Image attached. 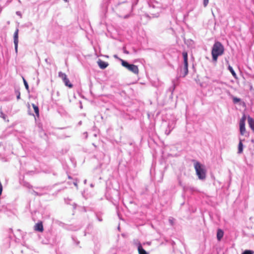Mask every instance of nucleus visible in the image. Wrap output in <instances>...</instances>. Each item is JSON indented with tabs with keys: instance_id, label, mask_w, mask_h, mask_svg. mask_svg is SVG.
<instances>
[{
	"instance_id": "obj_21",
	"label": "nucleus",
	"mask_w": 254,
	"mask_h": 254,
	"mask_svg": "<svg viewBox=\"0 0 254 254\" xmlns=\"http://www.w3.org/2000/svg\"><path fill=\"white\" fill-rule=\"evenodd\" d=\"M65 2H68V0H64Z\"/></svg>"
},
{
	"instance_id": "obj_17",
	"label": "nucleus",
	"mask_w": 254,
	"mask_h": 254,
	"mask_svg": "<svg viewBox=\"0 0 254 254\" xmlns=\"http://www.w3.org/2000/svg\"><path fill=\"white\" fill-rule=\"evenodd\" d=\"M233 100L234 103H238L240 101V99L239 98H238L237 97H234L233 98Z\"/></svg>"
},
{
	"instance_id": "obj_2",
	"label": "nucleus",
	"mask_w": 254,
	"mask_h": 254,
	"mask_svg": "<svg viewBox=\"0 0 254 254\" xmlns=\"http://www.w3.org/2000/svg\"><path fill=\"white\" fill-rule=\"evenodd\" d=\"M194 168L198 178L201 180L204 179L206 177V171L204 167L199 162H196Z\"/></svg>"
},
{
	"instance_id": "obj_20",
	"label": "nucleus",
	"mask_w": 254,
	"mask_h": 254,
	"mask_svg": "<svg viewBox=\"0 0 254 254\" xmlns=\"http://www.w3.org/2000/svg\"><path fill=\"white\" fill-rule=\"evenodd\" d=\"M124 52L126 54H128L129 53V52L127 51L126 49L124 50Z\"/></svg>"
},
{
	"instance_id": "obj_9",
	"label": "nucleus",
	"mask_w": 254,
	"mask_h": 254,
	"mask_svg": "<svg viewBox=\"0 0 254 254\" xmlns=\"http://www.w3.org/2000/svg\"><path fill=\"white\" fill-rule=\"evenodd\" d=\"M100 68L105 69L109 65L108 63L103 61L101 60H99L97 62Z\"/></svg>"
},
{
	"instance_id": "obj_13",
	"label": "nucleus",
	"mask_w": 254,
	"mask_h": 254,
	"mask_svg": "<svg viewBox=\"0 0 254 254\" xmlns=\"http://www.w3.org/2000/svg\"><path fill=\"white\" fill-rule=\"evenodd\" d=\"M32 106L34 109V112L36 115V116L37 117H39V108L37 106H36V105L34 104H32Z\"/></svg>"
},
{
	"instance_id": "obj_16",
	"label": "nucleus",
	"mask_w": 254,
	"mask_h": 254,
	"mask_svg": "<svg viewBox=\"0 0 254 254\" xmlns=\"http://www.w3.org/2000/svg\"><path fill=\"white\" fill-rule=\"evenodd\" d=\"M23 82H24V84L26 89L27 90H28L29 89L28 84L27 81H26V80L23 77Z\"/></svg>"
},
{
	"instance_id": "obj_14",
	"label": "nucleus",
	"mask_w": 254,
	"mask_h": 254,
	"mask_svg": "<svg viewBox=\"0 0 254 254\" xmlns=\"http://www.w3.org/2000/svg\"><path fill=\"white\" fill-rule=\"evenodd\" d=\"M228 69L230 70V71L231 72V73H232V74L233 75V76L235 77V78H236V73H235V72L234 71V69H233L232 67L230 65H229L228 66Z\"/></svg>"
},
{
	"instance_id": "obj_22",
	"label": "nucleus",
	"mask_w": 254,
	"mask_h": 254,
	"mask_svg": "<svg viewBox=\"0 0 254 254\" xmlns=\"http://www.w3.org/2000/svg\"><path fill=\"white\" fill-rule=\"evenodd\" d=\"M114 57H115V58H117V56H116V55H115V56H114Z\"/></svg>"
},
{
	"instance_id": "obj_5",
	"label": "nucleus",
	"mask_w": 254,
	"mask_h": 254,
	"mask_svg": "<svg viewBox=\"0 0 254 254\" xmlns=\"http://www.w3.org/2000/svg\"><path fill=\"white\" fill-rule=\"evenodd\" d=\"M246 120V117L245 115H244L242 118L240 119L239 126H240V134L242 135H244L246 132V127H245V122Z\"/></svg>"
},
{
	"instance_id": "obj_15",
	"label": "nucleus",
	"mask_w": 254,
	"mask_h": 254,
	"mask_svg": "<svg viewBox=\"0 0 254 254\" xmlns=\"http://www.w3.org/2000/svg\"><path fill=\"white\" fill-rule=\"evenodd\" d=\"M254 252L251 250H246L242 254H254Z\"/></svg>"
},
{
	"instance_id": "obj_18",
	"label": "nucleus",
	"mask_w": 254,
	"mask_h": 254,
	"mask_svg": "<svg viewBox=\"0 0 254 254\" xmlns=\"http://www.w3.org/2000/svg\"><path fill=\"white\" fill-rule=\"evenodd\" d=\"M209 2V0H203V5L206 7Z\"/></svg>"
},
{
	"instance_id": "obj_12",
	"label": "nucleus",
	"mask_w": 254,
	"mask_h": 254,
	"mask_svg": "<svg viewBox=\"0 0 254 254\" xmlns=\"http://www.w3.org/2000/svg\"><path fill=\"white\" fill-rule=\"evenodd\" d=\"M243 144L242 143V141L240 140L239 143L238 144V153L239 154H241L243 152Z\"/></svg>"
},
{
	"instance_id": "obj_19",
	"label": "nucleus",
	"mask_w": 254,
	"mask_h": 254,
	"mask_svg": "<svg viewBox=\"0 0 254 254\" xmlns=\"http://www.w3.org/2000/svg\"><path fill=\"white\" fill-rule=\"evenodd\" d=\"M17 99H19L20 98V93L19 91H17Z\"/></svg>"
},
{
	"instance_id": "obj_8",
	"label": "nucleus",
	"mask_w": 254,
	"mask_h": 254,
	"mask_svg": "<svg viewBox=\"0 0 254 254\" xmlns=\"http://www.w3.org/2000/svg\"><path fill=\"white\" fill-rule=\"evenodd\" d=\"M136 245L137 246V249L138 251L139 254H149L148 253L146 252L142 248L141 245L139 242L136 241L135 243Z\"/></svg>"
},
{
	"instance_id": "obj_4",
	"label": "nucleus",
	"mask_w": 254,
	"mask_h": 254,
	"mask_svg": "<svg viewBox=\"0 0 254 254\" xmlns=\"http://www.w3.org/2000/svg\"><path fill=\"white\" fill-rule=\"evenodd\" d=\"M59 76L62 78L63 82L64 83V85L68 87L71 88L73 87L72 84H71L69 82V79L67 78V75L61 71L59 72L58 73Z\"/></svg>"
},
{
	"instance_id": "obj_11",
	"label": "nucleus",
	"mask_w": 254,
	"mask_h": 254,
	"mask_svg": "<svg viewBox=\"0 0 254 254\" xmlns=\"http://www.w3.org/2000/svg\"><path fill=\"white\" fill-rule=\"evenodd\" d=\"M223 235H224L223 231L220 229H218L217 232V240L218 241H220L221 240V239L222 238V237H223Z\"/></svg>"
},
{
	"instance_id": "obj_23",
	"label": "nucleus",
	"mask_w": 254,
	"mask_h": 254,
	"mask_svg": "<svg viewBox=\"0 0 254 254\" xmlns=\"http://www.w3.org/2000/svg\"><path fill=\"white\" fill-rule=\"evenodd\" d=\"M147 244L148 245H150V242H148V243H147Z\"/></svg>"
},
{
	"instance_id": "obj_1",
	"label": "nucleus",
	"mask_w": 254,
	"mask_h": 254,
	"mask_svg": "<svg viewBox=\"0 0 254 254\" xmlns=\"http://www.w3.org/2000/svg\"><path fill=\"white\" fill-rule=\"evenodd\" d=\"M224 53V47L223 45L220 42H215L211 50L213 61L215 62H217L218 57L222 55Z\"/></svg>"
},
{
	"instance_id": "obj_10",
	"label": "nucleus",
	"mask_w": 254,
	"mask_h": 254,
	"mask_svg": "<svg viewBox=\"0 0 254 254\" xmlns=\"http://www.w3.org/2000/svg\"><path fill=\"white\" fill-rule=\"evenodd\" d=\"M43 223H36L34 226V230L39 232H42L43 231Z\"/></svg>"
},
{
	"instance_id": "obj_7",
	"label": "nucleus",
	"mask_w": 254,
	"mask_h": 254,
	"mask_svg": "<svg viewBox=\"0 0 254 254\" xmlns=\"http://www.w3.org/2000/svg\"><path fill=\"white\" fill-rule=\"evenodd\" d=\"M18 32L19 30L16 29L14 33V43L15 46V50L16 53L17 52L18 50Z\"/></svg>"
},
{
	"instance_id": "obj_3",
	"label": "nucleus",
	"mask_w": 254,
	"mask_h": 254,
	"mask_svg": "<svg viewBox=\"0 0 254 254\" xmlns=\"http://www.w3.org/2000/svg\"><path fill=\"white\" fill-rule=\"evenodd\" d=\"M120 61H121L122 66L135 74H138L139 69L137 65L133 64H129L127 62L122 59H120Z\"/></svg>"
},
{
	"instance_id": "obj_6",
	"label": "nucleus",
	"mask_w": 254,
	"mask_h": 254,
	"mask_svg": "<svg viewBox=\"0 0 254 254\" xmlns=\"http://www.w3.org/2000/svg\"><path fill=\"white\" fill-rule=\"evenodd\" d=\"M182 55L184 59V76H185L188 73V53L187 52H183Z\"/></svg>"
}]
</instances>
